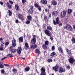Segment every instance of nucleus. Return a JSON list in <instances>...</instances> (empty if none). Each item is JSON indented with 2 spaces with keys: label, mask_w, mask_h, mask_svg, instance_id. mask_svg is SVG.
Masks as SVG:
<instances>
[{
  "label": "nucleus",
  "mask_w": 75,
  "mask_h": 75,
  "mask_svg": "<svg viewBox=\"0 0 75 75\" xmlns=\"http://www.w3.org/2000/svg\"><path fill=\"white\" fill-rule=\"evenodd\" d=\"M12 46H10L9 48V50H10L11 53L14 54V53H15V52H16L17 51V49H13V47H15L16 46V45H17V43H16V40L14 39V38H13V40H12Z\"/></svg>",
  "instance_id": "nucleus-1"
},
{
  "label": "nucleus",
  "mask_w": 75,
  "mask_h": 75,
  "mask_svg": "<svg viewBox=\"0 0 75 75\" xmlns=\"http://www.w3.org/2000/svg\"><path fill=\"white\" fill-rule=\"evenodd\" d=\"M64 28L67 29L68 31H72V30L71 26L68 24H66V26L64 27Z\"/></svg>",
  "instance_id": "nucleus-2"
},
{
  "label": "nucleus",
  "mask_w": 75,
  "mask_h": 75,
  "mask_svg": "<svg viewBox=\"0 0 75 75\" xmlns=\"http://www.w3.org/2000/svg\"><path fill=\"white\" fill-rule=\"evenodd\" d=\"M53 24L54 25H56V24H58L59 23L60 21L59 20V18L57 17L56 19V21H53Z\"/></svg>",
  "instance_id": "nucleus-3"
},
{
  "label": "nucleus",
  "mask_w": 75,
  "mask_h": 75,
  "mask_svg": "<svg viewBox=\"0 0 75 75\" xmlns=\"http://www.w3.org/2000/svg\"><path fill=\"white\" fill-rule=\"evenodd\" d=\"M69 62L70 64H72L75 62V60L73 58L70 57V59H69Z\"/></svg>",
  "instance_id": "nucleus-4"
},
{
  "label": "nucleus",
  "mask_w": 75,
  "mask_h": 75,
  "mask_svg": "<svg viewBox=\"0 0 75 75\" xmlns=\"http://www.w3.org/2000/svg\"><path fill=\"white\" fill-rule=\"evenodd\" d=\"M45 33L49 37L51 36V32L48 30H44Z\"/></svg>",
  "instance_id": "nucleus-5"
},
{
  "label": "nucleus",
  "mask_w": 75,
  "mask_h": 75,
  "mask_svg": "<svg viewBox=\"0 0 75 75\" xmlns=\"http://www.w3.org/2000/svg\"><path fill=\"white\" fill-rule=\"evenodd\" d=\"M66 51H67V53L69 56H70V57H71L72 54L71 52V51H70V50H68L67 49H66Z\"/></svg>",
  "instance_id": "nucleus-6"
},
{
  "label": "nucleus",
  "mask_w": 75,
  "mask_h": 75,
  "mask_svg": "<svg viewBox=\"0 0 75 75\" xmlns=\"http://www.w3.org/2000/svg\"><path fill=\"white\" fill-rule=\"evenodd\" d=\"M60 16L62 18H64L66 16V12L65 11H62L61 13Z\"/></svg>",
  "instance_id": "nucleus-7"
},
{
  "label": "nucleus",
  "mask_w": 75,
  "mask_h": 75,
  "mask_svg": "<svg viewBox=\"0 0 75 75\" xmlns=\"http://www.w3.org/2000/svg\"><path fill=\"white\" fill-rule=\"evenodd\" d=\"M58 66L57 65V64H56L55 66L52 68V69L55 72H57L58 71Z\"/></svg>",
  "instance_id": "nucleus-8"
},
{
  "label": "nucleus",
  "mask_w": 75,
  "mask_h": 75,
  "mask_svg": "<svg viewBox=\"0 0 75 75\" xmlns=\"http://www.w3.org/2000/svg\"><path fill=\"white\" fill-rule=\"evenodd\" d=\"M37 48V45L36 44H35L34 45H32L30 47L31 49H33V50H34L35 48Z\"/></svg>",
  "instance_id": "nucleus-9"
},
{
  "label": "nucleus",
  "mask_w": 75,
  "mask_h": 75,
  "mask_svg": "<svg viewBox=\"0 0 75 75\" xmlns=\"http://www.w3.org/2000/svg\"><path fill=\"white\" fill-rule=\"evenodd\" d=\"M59 71L60 73H62L63 72H65V70H63V68L62 67H60L59 69Z\"/></svg>",
  "instance_id": "nucleus-10"
},
{
  "label": "nucleus",
  "mask_w": 75,
  "mask_h": 75,
  "mask_svg": "<svg viewBox=\"0 0 75 75\" xmlns=\"http://www.w3.org/2000/svg\"><path fill=\"white\" fill-rule=\"evenodd\" d=\"M21 50L22 49L21 47H19L18 49L17 52L18 54H20L21 52Z\"/></svg>",
  "instance_id": "nucleus-11"
},
{
  "label": "nucleus",
  "mask_w": 75,
  "mask_h": 75,
  "mask_svg": "<svg viewBox=\"0 0 75 75\" xmlns=\"http://www.w3.org/2000/svg\"><path fill=\"white\" fill-rule=\"evenodd\" d=\"M35 53L38 54V55L40 54V50L38 49H35Z\"/></svg>",
  "instance_id": "nucleus-12"
},
{
  "label": "nucleus",
  "mask_w": 75,
  "mask_h": 75,
  "mask_svg": "<svg viewBox=\"0 0 75 75\" xmlns=\"http://www.w3.org/2000/svg\"><path fill=\"white\" fill-rule=\"evenodd\" d=\"M58 50H59V52H61L62 54V53H64V51L62 49V47H61V46H59L58 48Z\"/></svg>",
  "instance_id": "nucleus-13"
},
{
  "label": "nucleus",
  "mask_w": 75,
  "mask_h": 75,
  "mask_svg": "<svg viewBox=\"0 0 75 75\" xmlns=\"http://www.w3.org/2000/svg\"><path fill=\"white\" fill-rule=\"evenodd\" d=\"M25 50H27L29 48V46H28V44L27 42L25 43Z\"/></svg>",
  "instance_id": "nucleus-14"
},
{
  "label": "nucleus",
  "mask_w": 75,
  "mask_h": 75,
  "mask_svg": "<svg viewBox=\"0 0 75 75\" xmlns=\"http://www.w3.org/2000/svg\"><path fill=\"white\" fill-rule=\"evenodd\" d=\"M31 42H32L33 44H35V43L36 42V39H35V38H33V39L31 40Z\"/></svg>",
  "instance_id": "nucleus-15"
},
{
  "label": "nucleus",
  "mask_w": 75,
  "mask_h": 75,
  "mask_svg": "<svg viewBox=\"0 0 75 75\" xmlns=\"http://www.w3.org/2000/svg\"><path fill=\"white\" fill-rule=\"evenodd\" d=\"M58 14V12H57V11H56L53 12L52 14V15H53L54 16H57Z\"/></svg>",
  "instance_id": "nucleus-16"
},
{
  "label": "nucleus",
  "mask_w": 75,
  "mask_h": 75,
  "mask_svg": "<svg viewBox=\"0 0 75 75\" xmlns=\"http://www.w3.org/2000/svg\"><path fill=\"white\" fill-rule=\"evenodd\" d=\"M42 47L44 50H47V45H46L45 44H43L42 45Z\"/></svg>",
  "instance_id": "nucleus-17"
},
{
  "label": "nucleus",
  "mask_w": 75,
  "mask_h": 75,
  "mask_svg": "<svg viewBox=\"0 0 75 75\" xmlns=\"http://www.w3.org/2000/svg\"><path fill=\"white\" fill-rule=\"evenodd\" d=\"M15 7L16 10L17 11H18V10H20V7H19V6H18V5L17 4L15 5Z\"/></svg>",
  "instance_id": "nucleus-18"
},
{
  "label": "nucleus",
  "mask_w": 75,
  "mask_h": 75,
  "mask_svg": "<svg viewBox=\"0 0 75 75\" xmlns=\"http://www.w3.org/2000/svg\"><path fill=\"white\" fill-rule=\"evenodd\" d=\"M40 3H42V4H46L47 3V1H44V0H41Z\"/></svg>",
  "instance_id": "nucleus-19"
},
{
  "label": "nucleus",
  "mask_w": 75,
  "mask_h": 75,
  "mask_svg": "<svg viewBox=\"0 0 75 75\" xmlns=\"http://www.w3.org/2000/svg\"><path fill=\"white\" fill-rule=\"evenodd\" d=\"M4 65L3 64V62L0 61V68H4Z\"/></svg>",
  "instance_id": "nucleus-20"
},
{
  "label": "nucleus",
  "mask_w": 75,
  "mask_h": 75,
  "mask_svg": "<svg viewBox=\"0 0 75 75\" xmlns=\"http://www.w3.org/2000/svg\"><path fill=\"white\" fill-rule=\"evenodd\" d=\"M30 67H26V68H25V71H26V72H28V71H30Z\"/></svg>",
  "instance_id": "nucleus-21"
},
{
  "label": "nucleus",
  "mask_w": 75,
  "mask_h": 75,
  "mask_svg": "<svg viewBox=\"0 0 75 75\" xmlns=\"http://www.w3.org/2000/svg\"><path fill=\"white\" fill-rule=\"evenodd\" d=\"M41 73H43V72H45V68H44L42 67L41 69Z\"/></svg>",
  "instance_id": "nucleus-22"
},
{
  "label": "nucleus",
  "mask_w": 75,
  "mask_h": 75,
  "mask_svg": "<svg viewBox=\"0 0 75 75\" xmlns=\"http://www.w3.org/2000/svg\"><path fill=\"white\" fill-rule=\"evenodd\" d=\"M7 4L9 8H10V9H11V8H12V6L11 5H10V3H9L7 2Z\"/></svg>",
  "instance_id": "nucleus-23"
},
{
  "label": "nucleus",
  "mask_w": 75,
  "mask_h": 75,
  "mask_svg": "<svg viewBox=\"0 0 75 75\" xmlns=\"http://www.w3.org/2000/svg\"><path fill=\"white\" fill-rule=\"evenodd\" d=\"M67 12L69 14H71L72 12V10L71 9H69L67 10Z\"/></svg>",
  "instance_id": "nucleus-24"
},
{
  "label": "nucleus",
  "mask_w": 75,
  "mask_h": 75,
  "mask_svg": "<svg viewBox=\"0 0 75 75\" xmlns=\"http://www.w3.org/2000/svg\"><path fill=\"white\" fill-rule=\"evenodd\" d=\"M55 55H56V53H55V52H53L51 53L50 54V56L51 57H54V56H55Z\"/></svg>",
  "instance_id": "nucleus-25"
},
{
  "label": "nucleus",
  "mask_w": 75,
  "mask_h": 75,
  "mask_svg": "<svg viewBox=\"0 0 75 75\" xmlns=\"http://www.w3.org/2000/svg\"><path fill=\"white\" fill-rule=\"evenodd\" d=\"M7 56L8 57H14V56L13 55V54L12 53L8 54Z\"/></svg>",
  "instance_id": "nucleus-26"
},
{
  "label": "nucleus",
  "mask_w": 75,
  "mask_h": 75,
  "mask_svg": "<svg viewBox=\"0 0 75 75\" xmlns=\"http://www.w3.org/2000/svg\"><path fill=\"white\" fill-rule=\"evenodd\" d=\"M28 12L30 14H32V13H33V10L32 9H29L28 11Z\"/></svg>",
  "instance_id": "nucleus-27"
},
{
  "label": "nucleus",
  "mask_w": 75,
  "mask_h": 75,
  "mask_svg": "<svg viewBox=\"0 0 75 75\" xmlns=\"http://www.w3.org/2000/svg\"><path fill=\"white\" fill-rule=\"evenodd\" d=\"M45 45H49V42L47 40L45 42Z\"/></svg>",
  "instance_id": "nucleus-28"
},
{
  "label": "nucleus",
  "mask_w": 75,
  "mask_h": 75,
  "mask_svg": "<svg viewBox=\"0 0 75 75\" xmlns=\"http://www.w3.org/2000/svg\"><path fill=\"white\" fill-rule=\"evenodd\" d=\"M4 41H1V47H3V46H4Z\"/></svg>",
  "instance_id": "nucleus-29"
},
{
  "label": "nucleus",
  "mask_w": 75,
  "mask_h": 75,
  "mask_svg": "<svg viewBox=\"0 0 75 75\" xmlns=\"http://www.w3.org/2000/svg\"><path fill=\"white\" fill-rule=\"evenodd\" d=\"M47 61V62L49 63L52 62V60L51 59H49Z\"/></svg>",
  "instance_id": "nucleus-30"
},
{
  "label": "nucleus",
  "mask_w": 75,
  "mask_h": 75,
  "mask_svg": "<svg viewBox=\"0 0 75 75\" xmlns=\"http://www.w3.org/2000/svg\"><path fill=\"white\" fill-rule=\"evenodd\" d=\"M71 40L72 43L75 44V38H72Z\"/></svg>",
  "instance_id": "nucleus-31"
},
{
  "label": "nucleus",
  "mask_w": 75,
  "mask_h": 75,
  "mask_svg": "<svg viewBox=\"0 0 75 75\" xmlns=\"http://www.w3.org/2000/svg\"><path fill=\"white\" fill-rule=\"evenodd\" d=\"M19 41L20 42H23V38H19Z\"/></svg>",
  "instance_id": "nucleus-32"
},
{
  "label": "nucleus",
  "mask_w": 75,
  "mask_h": 75,
  "mask_svg": "<svg viewBox=\"0 0 75 75\" xmlns=\"http://www.w3.org/2000/svg\"><path fill=\"white\" fill-rule=\"evenodd\" d=\"M57 2L56 1H53L52 2V4L53 6H55V5H57Z\"/></svg>",
  "instance_id": "nucleus-33"
},
{
  "label": "nucleus",
  "mask_w": 75,
  "mask_h": 75,
  "mask_svg": "<svg viewBox=\"0 0 75 75\" xmlns=\"http://www.w3.org/2000/svg\"><path fill=\"white\" fill-rule=\"evenodd\" d=\"M27 18L28 20H31L32 18V17L30 16H27Z\"/></svg>",
  "instance_id": "nucleus-34"
},
{
  "label": "nucleus",
  "mask_w": 75,
  "mask_h": 75,
  "mask_svg": "<svg viewBox=\"0 0 75 75\" xmlns=\"http://www.w3.org/2000/svg\"><path fill=\"white\" fill-rule=\"evenodd\" d=\"M9 45V42H6L5 43V45L6 46H8Z\"/></svg>",
  "instance_id": "nucleus-35"
},
{
  "label": "nucleus",
  "mask_w": 75,
  "mask_h": 75,
  "mask_svg": "<svg viewBox=\"0 0 75 75\" xmlns=\"http://www.w3.org/2000/svg\"><path fill=\"white\" fill-rule=\"evenodd\" d=\"M47 29L49 30H52V28L50 26H47Z\"/></svg>",
  "instance_id": "nucleus-36"
},
{
  "label": "nucleus",
  "mask_w": 75,
  "mask_h": 75,
  "mask_svg": "<svg viewBox=\"0 0 75 75\" xmlns=\"http://www.w3.org/2000/svg\"><path fill=\"white\" fill-rule=\"evenodd\" d=\"M8 13H9V16H11V15H12V13L11 12V11H10V10H9Z\"/></svg>",
  "instance_id": "nucleus-37"
},
{
  "label": "nucleus",
  "mask_w": 75,
  "mask_h": 75,
  "mask_svg": "<svg viewBox=\"0 0 75 75\" xmlns=\"http://www.w3.org/2000/svg\"><path fill=\"white\" fill-rule=\"evenodd\" d=\"M1 74H4V73L5 72V71L4 69L1 70Z\"/></svg>",
  "instance_id": "nucleus-38"
},
{
  "label": "nucleus",
  "mask_w": 75,
  "mask_h": 75,
  "mask_svg": "<svg viewBox=\"0 0 75 75\" xmlns=\"http://www.w3.org/2000/svg\"><path fill=\"white\" fill-rule=\"evenodd\" d=\"M37 8L39 11H41V7H40V6H39Z\"/></svg>",
  "instance_id": "nucleus-39"
},
{
  "label": "nucleus",
  "mask_w": 75,
  "mask_h": 75,
  "mask_svg": "<svg viewBox=\"0 0 75 75\" xmlns=\"http://www.w3.org/2000/svg\"><path fill=\"white\" fill-rule=\"evenodd\" d=\"M30 23V21H26V24H29Z\"/></svg>",
  "instance_id": "nucleus-40"
},
{
  "label": "nucleus",
  "mask_w": 75,
  "mask_h": 75,
  "mask_svg": "<svg viewBox=\"0 0 75 75\" xmlns=\"http://www.w3.org/2000/svg\"><path fill=\"white\" fill-rule=\"evenodd\" d=\"M41 75H46V73L45 72L41 73Z\"/></svg>",
  "instance_id": "nucleus-41"
},
{
  "label": "nucleus",
  "mask_w": 75,
  "mask_h": 75,
  "mask_svg": "<svg viewBox=\"0 0 75 75\" xmlns=\"http://www.w3.org/2000/svg\"><path fill=\"white\" fill-rule=\"evenodd\" d=\"M35 7H38L39 6V5H38V4H35Z\"/></svg>",
  "instance_id": "nucleus-42"
},
{
  "label": "nucleus",
  "mask_w": 75,
  "mask_h": 75,
  "mask_svg": "<svg viewBox=\"0 0 75 75\" xmlns=\"http://www.w3.org/2000/svg\"><path fill=\"white\" fill-rule=\"evenodd\" d=\"M46 26H47L46 24H45L43 25V28L44 29L45 28V27H46Z\"/></svg>",
  "instance_id": "nucleus-43"
},
{
  "label": "nucleus",
  "mask_w": 75,
  "mask_h": 75,
  "mask_svg": "<svg viewBox=\"0 0 75 75\" xmlns=\"http://www.w3.org/2000/svg\"><path fill=\"white\" fill-rule=\"evenodd\" d=\"M13 72H16V71H17V70L15 69H13L12 70Z\"/></svg>",
  "instance_id": "nucleus-44"
},
{
  "label": "nucleus",
  "mask_w": 75,
  "mask_h": 75,
  "mask_svg": "<svg viewBox=\"0 0 75 75\" xmlns=\"http://www.w3.org/2000/svg\"><path fill=\"white\" fill-rule=\"evenodd\" d=\"M26 1L25 0H22V2L23 4H24L25 3Z\"/></svg>",
  "instance_id": "nucleus-45"
},
{
  "label": "nucleus",
  "mask_w": 75,
  "mask_h": 75,
  "mask_svg": "<svg viewBox=\"0 0 75 75\" xmlns=\"http://www.w3.org/2000/svg\"><path fill=\"white\" fill-rule=\"evenodd\" d=\"M7 58V57H4L1 59V60L2 61V60H4V59H6V58Z\"/></svg>",
  "instance_id": "nucleus-46"
},
{
  "label": "nucleus",
  "mask_w": 75,
  "mask_h": 75,
  "mask_svg": "<svg viewBox=\"0 0 75 75\" xmlns=\"http://www.w3.org/2000/svg\"><path fill=\"white\" fill-rule=\"evenodd\" d=\"M66 67L67 69H70V66L69 65L68 66H66Z\"/></svg>",
  "instance_id": "nucleus-47"
},
{
  "label": "nucleus",
  "mask_w": 75,
  "mask_h": 75,
  "mask_svg": "<svg viewBox=\"0 0 75 75\" xmlns=\"http://www.w3.org/2000/svg\"><path fill=\"white\" fill-rule=\"evenodd\" d=\"M4 65L5 66V67H9L10 65L7 64H4Z\"/></svg>",
  "instance_id": "nucleus-48"
},
{
  "label": "nucleus",
  "mask_w": 75,
  "mask_h": 75,
  "mask_svg": "<svg viewBox=\"0 0 75 75\" xmlns=\"http://www.w3.org/2000/svg\"><path fill=\"white\" fill-rule=\"evenodd\" d=\"M9 3H11V4H13V2L12 1H9Z\"/></svg>",
  "instance_id": "nucleus-49"
},
{
  "label": "nucleus",
  "mask_w": 75,
  "mask_h": 75,
  "mask_svg": "<svg viewBox=\"0 0 75 75\" xmlns=\"http://www.w3.org/2000/svg\"><path fill=\"white\" fill-rule=\"evenodd\" d=\"M62 23H60L59 24V27H62Z\"/></svg>",
  "instance_id": "nucleus-50"
},
{
  "label": "nucleus",
  "mask_w": 75,
  "mask_h": 75,
  "mask_svg": "<svg viewBox=\"0 0 75 75\" xmlns=\"http://www.w3.org/2000/svg\"><path fill=\"white\" fill-rule=\"evenodd\" d=\"M1 48H0V50H1V51H3V50H4V49H3V47H1Z\"/></svg>",
  "instance_id": "nucleus-51"
},
{
  "label": "nucleus",
  "mask_w": 75,
  "mask_h": 75,
  "mask_svg": "<svg viewBox=\"0 0 75 75\" xmlns=\"http://www.w3.org/2000/svg\"><path fill=\"white\" fill-rule=\"evenodd\" d=\"M52 50H54L55 49V47L54 46H52Z\"/></svg>",
  "instance_id": "nucleus-52"
},
{
  "label": "nucleus",
  "mask_w": 75,
  "mask_h": 75,
  "mask_svg": "<svg viewBox=\"0 0 75 75\" xmlns=\"http://www.w3.org/2000/svg\"><path fill=\"white\" fill-rule=\"evenodd\" d=\"M30 10H33V6H30Z\"/></svg>",
  "instance_id": "nucleus-53"
},
{
  "label": "nucleus",
  "mask_w": 75,
  "mask_h": 75,
  "mask_svg": "<svg viewBox=\"0 0 75 75\" xmlns=\"http://www.w3.org/2000/svg\"><path fill=\"white\" fill-rule=\"evenodd\" d=\"M37 37L36 35H33V38H36Z\"/></svg>",
  "instance_id": "nucleus-54"
},
{
  "label": "nucleus",
  "mask_w": 75,
  "mask_h": 75,
  "mask_svg": "<svg viewBox=\"0 0 75 75\" xmlns=\"http://www.w3.org/2000/svg\"><path fill=\"white\" fill-rule=\"evenodd\" d=\"M0 3L1 5H3L4 3H3V2H1V1L0 2Z\"/></svg>",
  "instance_id": "nucleus-55"
},
{
  "label": "nucleus",
  "mask_w": 75,
  "mask_h": 75,
  "mask_svg": "<svg viewBox=\"0 0 75 75\" xmlns=\"http://www.w3.org/2000/svg\"><path fill=\"white\" fill-rule=\"evenodd\" d=\"M18 22V20H16V23H17Z\"/></svg>",
  "instance_id": "nucleus-56"
},
{
  "label": "nucleus",
  "mask_w": 75,
  "mask_h": 75,
  "mask_svg": "<svg viewBox=\"0 0 75 75\" xmlns=\"http://www.w3.org/2000/svg\"><path fill=\"white\" fill-rule=\"evenodd\" d=\"M0 41H3V38H0Z\"/></svg>",
  "instance_id": "nucleus-57"
},
{
  "label": "nucleus",
  "mask_w": 75,
  "mask_h": 75,
  "mask_svg": "<svg viewBox=\"0 0 75 75\" xmlns=\"http://www.w3.org/2000/svg\"><path fill=\"white\" fill-rule=\"evenodd\" d=\"M51 41H52L54 40V38H50Z\"/></svg>",
  "instance_id": "nucleus-58"
},
{
  "label": "nucleus",
  "mask_w": 75,
  "mask_h": 75,
  "mask_svg": "<svg viewBox=\"0 0 75 75\" xmlns=\"http://www.w3.org/2000/svg\"><path fill=\"white\" fill-rule=\"evenodd\" d=\"M22 20H24V18H20Z\"/></svg>",
  "instance_id": "nucleus-59"
},
{
  "label": "nucleus",
  "mask_w": 75,
  "mask_h": 75,
  "mask_svg": "<svg viewBox=\"0 0 75 75\" xmlns=\"http://www.w3.org/2000/svg\"><path fill=\"white\" fill-rule=\"evenodd\" d=\"M45 11H46V12H47V11H48V10L47 8H46L45 9Z\"/></svg>",
  "instance_id": "nucleus-60"
},
{
  "label": "nucleus",
  "mask_w": 75,
  "mask_h": 75,
  "mask_svg": "<svg viewBox=\"0 0 75 75\" xmlns=\"http://www.w3.org/2000/svg\"><path fill=\"white\" fill-rule=\"evenodd\" d=\"M49 17L51 18V14H49Z\"/></svg>",
  "instance_id": "nucleus-61"
},
{
  "label": "nucleus",
  "mask_w": 75,
  "mask_h": 75,
  "mask_svg": "<svg viewBox=\"0 0 75 75\" xmlns=\"http://www.w3.org/2000/svg\"><path fill=\"white\" fill-rule=\"evenodd\" d=\"M44 19L46 20V19H47V16H45L44 17Z\"/></svg>",
  "instance_id": "nucleus-62"
},
{
  "label": "nucleus",
  "mask_w": 75,
  "mask_h": 75,
  "mask_svg": "<svg viewBox=\"0 0 75 75\" xmlns=\"http://www.w3.org/2000/svg\"><path fill=\"white\" fill-rule=\"evenodd\" d=\"M48 7L49 8H51V6H48Z\"/></svg>",
  "instance_id": "nucleus-63"
},
{
  "label": "nucleus",
  "mask_w": 75,
  "mask_h": 75,
  "mask_svg": "<svg viewBox=\"0 0 75 75\" xmlns=\"http://www.w3.org/2000/svg\"><path fill=\"white\" fill-rule=\"evenodd\" d=\"M73 28L75 29V25L73 26Z\"/></svg>",
  "instance_id": "nucleus-64"
}]
</instances>
